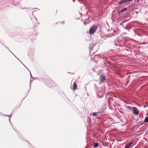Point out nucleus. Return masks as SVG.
Instances as JSON below:
<instances>
[{
    "label": "nucleus",
    "mask_w": 148,
    "mask_h": 148,
    "mask_svg": "<svg viewBox=\"0 0 148 148\" xmlns=\"http://www.w3.org/2000/svg\"><path fill=\"white\" fill-rule=\"evenodd\" d=\"M128 110L131 111H132L133 113L135 115H136L138 114L139 113V111L138 110L137 108L135 107H130L129 106H127L126 107Z\"/></svg>",
    "instance_id": "1"
},
{
    "label": "nucleus",
    "mask_w": 148,
    "mask_h": 148,
    "mask_svg": "<svg viewBox=\"0 0 148 148\" xmlns=\"http://www.w3.org/2000/svg\"><path fill=\"white\" fill-rule=\"evenodd\" d=\"M124 41L121 37H119L118 39L117 42H115V45L116 46H123Z\"/></svg>",
    "instance_id": "2"
},
{
    "label": "nucleus",
    "mask_w": 148,
    "mask_h": 148,
    "mask_svg": "<svg viewBox=\"0 0 148 148\" xmlns=\"http://www.w3.org/2000/svg\"><path fill=\"white\" fill-rule=\"evenodd\" d=\"M43 82L49 87H51V85L52 87L53 86V82L50 79H46L43 80Z\"/></svg>",
    "instance_id": "3"
},
{
    "label": "nucleus",
    "mask_w": 148,
    "mask_h": 148,
    "mask_svg": "<svg viewBox=\"0 0 148 148\" xmlns=\"http://www.w3.org/2000/svg\"><path fill=\"white\" fill-rule=\"evenodd\" d=\"M98 28V26L97 25H92L90 28L89 30V34H90L94 33Z\"/></svg>",
    "instance_id": "4"
},
{
    "label": "nucleus",
    "mask_w": 148,
    "mask_h": 148,
    "mask_svg": "<svg viewBox=\"0 0 148 148\" xmlns=\"http://www.w3.org/2000/svg\"><path fill=\"white\" fill-rule=\"evenodd\" d=\"M99 79L100 81L99 84H101L103 83L106 79V77L104 74H101L100 75Z\"/></svg>",
    "instance_id": "5"
},
{
    "label": "nucleus",
    "mask_w": 148,
    "mask_h": 148,
    "mask_svg": "<svg viewBox=\"0 0 148 148\" xmlns=\"http://www.w3.org/2000/svg\"><path fill=\"white\" fill-rule=\"evenodd\" d=\"M13 5L14 6H19L20 8L22 9H25L26 8L25 7L23 8L22 6L20 5V3L19 2H16L14 1L13 2Z\"/></svg>",
    "instance_id": "6"
},
{
    "label": "nucleus",
    "mask_w": 148,
    "mask_h": 148,
    "mask_svg": "<svg viewBox=\"0 0 148 148\" xmlns=\"http://www.w3.org/2000/svg\"><path fill=\"white\" fill-rule=\"evenodd\" d=\"M133 0H122L118 2V4L119 5H121L122 4L125 3L126 2H129L130 1H132Z\"/></svg>",
    "instance_id": "7"
},
{
    "label": "nucleus",
    "mask_w": 148,
    "mask_h": 148,
    "mask_svg": "<svg viewBox=\"0 0 148 148\" xmlns=\"http://www.w3.org/2000/svg\"><path fill=\"white\" fill-rule=\"evenodd\" d=\"M97 44V43H95V44L91 46V47H90V53L91 52L92 50H93V48Z\"/></svg>",
    "instance_id": "8"
},
{
    "label": "nucleus",
    "mask_w": 148,
    "mask_h": 148,
    "mask_svg": "<svg viewBox=\"0 0 148 148\" xmlns=\"http://www.w3.org/2000/svg\"><path fill=\"white\" fill-rule=\"evenodd\" d=\"M73 90L76 89L77 88V85L75 83H74L73 85Z\"/></svg>",
    "instance_id": "9"
},
{
    "label": "nucleus",
    "mask_w": 148,
    "mask_h": 148,
    "mask_svg": "<svg viewBox=\"0 0 148 148\" xmlns=\"http://www.w3.org/2000/svg\"><path fill=\"white\" fill-rule=\"evenodd\" d=\"M0 43L2 45H3V46H4V47L7 49H8L9 51H10V49H9V48L7 46L5 45L3 43H2L1 42V41L0 40Z\"/></svg>",
    "instance_id": "10"
},
{
    "label": "nucleus",
    "mask_w": 148,
    "mask_h": 148,
    "mask_svg": "<svg viewBox=\"0 0 148 148\" xmlns=\"http://www.w3.org/2000/svg\"><path fill=\"white\" fill-rule=\"evenodd\" d=\"M132 143V142H131L127 144L126 145L130 148Z\"/></svg>",
    "instance_id": "11"
},
{
    "label": "nucleus",
    "mask_w": 148,
    "mask_h": 148,
    "mask_svg": "<svg viewBox=\"0 0 148 148\" xmlns=\"http://www.w3.org/2000/svg\"><path fill=\"white\" fill-rule=\"evenodd\" d=\"M99 144L97 143H95L94 146V148H96L99 146Z\"/></svg>",
    "instance_id": "12"
},
{
    "label": "nucleus",
    "mask_w": 148,
    "mask_h": 148,
    "mask_svg": "<svg viewBox=\"0 0 148 148\" xmlns=\"http://www.w3.org/2000/svg\"><path fill=\"white\" fill-rule=\"evenodd\" d=\"M140 1L139 0H136V3L135 4L136 5H138L140 4V3H138Z\"/></svg>",
    "instance_id": "13"
},
{
    "label": "nucleus",
    "mask_w": 148,
    "mask_h": 148,
    "mask_svg": "<svg viewBox=\"0 0 148 148\" xmlns=\"http://www.w3.org/2000/svg\"><path fill=\"white\" fill-rule=\"evenodd\" d=\"M128 10V8H123V9L122 10H121L122 12L125 11L126 10Z\"/></svg>",
    "instance_id": "14"
},
{
    "label": "nucleus",
    "mask_w": 148,
    "mask_h": 148,
    "mask_svg": "<svg viewBox=\"0 0 148 148\" xmlns=\"http://www.w3.org/2000/svg\"><path fill=\"white\" fill-rule=\"evenodd\" d=\"M145 121L146 122L148 123V116L145 118Z\"/></svg>",
    "instance_id": "15"
},
{
    "label": "nucleus",
    "mask_w": 148,
    "mask_h": 148,
    "mask_svg": "<svg viewBox=\"0 0 148 148\" xmlns=\"http://www.w3.org/2000/svg\"><path fill=\"white\" fill-rule=\"evenodd\" d=\"M92 116H96L97 115V114L96 112H93L92 114Z\"/></svg>",
    "instance_id": "16"
},
{
    "label": "nucleus",
    "mask_w": 148,
    "mask_h": 148,
    "mask_svg": "<svg viewBox=\"0 0 148 148\" xmlns=\"http://www.w3.org/2000/svg\"><path fill=\"white\" fill-rule=\"evenodd\" d=\"M32 80L31 79H30V85H29V87H30V88H29V90L28 92H29V90L30 89H31V84L32 83Z\"/></svg>",
    "instance_id": "17"
},
{
    "label": "nucleus",
    "mask_w": 148,
    "mask_h": 148,
    "mask_svg": "<svg viewBox=\"0 0 148 148\" xmlns=\"http://www.w3.org/2000/svg\"><path fill=\"white\" fill-rule=\"evenodd\" d=\"M4 115L5 116H9V121L10 122V123H11V121H10V117L12 115H10V116L9 115Z\"/></svg>",
    "instance_id": "18"
},
{
    "label": "nucleus",
    "mask_w": 148,
    "mask_h": 148,
    "mask_svg": "<svg viewBox=\"0 0 148 148\" xmlns=\"http://www.w3.org/2000/svg\"><path fill=\"white\" fill-rule=\"evenodd\" d=\"M97 97L98 98H100L102 97V95H101V96H99L98 95H97Z\"/></svg>",
    "instance_id": "19"
},
{
    "label": "nucleus",
    "mask_w": 148,
    "mask_h": 148,
    "mask_svg": "<svg viewBox=\"0 0 148 148\" xmlns=\"http://www.w3.org/2000/svg\"><path fill=\"white\" fill-rule=\"evenodd\" d=\"M14 55L15 57V58H16L21 62L22 63V62L20 61V60L16 57L14 54Z\"/></svg>",
    "instance_id": "20"
},
{
    "label": "nucleus",
    "mask_w": 148,
    "mask_h": 148,
    "mask_svg": "<svg viewBox=\"0 0 148 148\" xmlns=\"http://www.w3.org/2000/svg\"><path fill=\"white\" fill-rule=\"evenodd\" d=\"M30 74L31 78H32L33 79V80H34V79H34V78H33L32 77V75H31V73H30Z\"/></svg>",
    "instance_id": "21"
},
{
    "label": "nucleus",
    "mask_w": 148,
    "mask_h": 148,
    "mask_svg": "<svg viewBox=\"0 0 148 148\" xmlns=\"http://www.w3.org/2000/svg\"><path fill=\"white\" fill-rule=\"evenodd\" d=\"M121 12H122L121 10H120V11H119V12H118V13L120 14Z\"/></svg>",
    "instance_id": "22"
},
{
    "label": "nucleus",
    "mask_w": 148,
    "mask_h": 148,
    "mask_svg": "<svg viewBox=\"0 0 148 148\" xmlns=\"http://www.w3.org/2000/svg\"><path fill=\"white\" fill-rule=\"evenodd\" d=\"M124 148H130L129 147H127V146L125 145Z\"/></svg>",
    "instance_id": "23"
},
{
    "label": "nucleus",
    "mask_w": 148,
    "mask_h": 148,
    "mask_svg": "<svg viewBox=\"0 0 148 148\" xmlns=\"http://www.w3.org/2000/svg\"><path fill=\"white\" fill-rule=\"evenodd\" d=\"M65 21H63L61 23L62 24H64L65 23Z\"/></svg>",
    "instance_id": "24"
},
{
    "label": "nucleus",
    "mask_w": 148,
    "mask_h": 148,
    "mask_svg": "<svg viewBox=\"0 0 148 148\" xmlns=\"http://www.w3.org/2000/svg\"><path fill=\"white\" fill-rule=\"evenodd\" d=\"M129 82V79H127V81L126 83L127 84H128Z\"/></svg>",
    "instance_id": "25"
},
{
    "label": "nucleus",
    "mask_w": 148,
    "mask_h": 148,
    "mask_svg": "<svg viewBox=\"0 0 148 148\" xmlns=\"http://www.w3.org/2000/svg\"><path fill=\"white\" fill-rule=\"evenodd\" d=\"M22 64H23V65H24V66H25V67H26V68L28 69V70H29V71L30 72V71H29V69H28L25 66V65L23 64V63H22Z\"/></svg>",
    "instance_id": "26"
},
{
    "label": "nucleus",
    "mask_w": 148,
    "mask_h": 148,
    "mask_svg": "<svg viewBox=\"0 0 148 148\" xmlns=\"http://www.w3.org/2000/svg\"><path fill=\"white\" fill-rule=\"evenodd\" d=\"M22 64H23V65H24V66H25V67H26V68L28 69V70H29V71L30 72V71H29V69H28L25 66V65L23 64V63H22Z\"/></svg>",
    "instance_id": "27"
},
{
    "label": "nucleus",
    "mask_w": 148,
    "mask_h": 148,
    "mask_svg": "<svg viewBox=\"0 0 148 148\" xmlns=\"http://www.w3.org/2000/svg\"><path fill=\"white\" fill-rule=\"evenodd\" d=\"M22 64H23V65H24V66H25V67H26V68L28 69V70H29V71L30 72V71H29V69H28L25 66V65L23 64V63H22Z\"/></svg>",
    "instance_id": "28"
},
{
    "label": "nucleus",
    "mask_w": 148,
    "mask_h": 148,
    "mask_svg": "<svg viewBox=\"0 0 148 148\" xmlns=\"http://www.w3.org/2000/svg\"><path fill=\"white\" fill-rule=\"evenodd\" d=\"M22 64H23V65H24V66H25V67H26V68L28 69V70H29V71L30 72V71H29V69H28L25 66V65L23 64V63H22Z\"/></svg>",
    "instance_id": "29"
},
{
    "label": "nucleus",
    "mask_w": 148,
    "mask_h": 148,
    "mask_svg": "<svg viewBox=\"0 0 148 148\" xmlns=\"http://www.w3.org/2000/svg\"><path fill=\"white\" fill-rule=\"evenodd\" d=\"M95 87L96 89H97L98 88L97 87L96 85H95Z\"/></svg>",
    "instance_id": "30"
},
{
    "label": "nucleus",
    "mask_w": 148,
    "mask_h": 148,
    "mask_svg": "<svg viewBox=\"0 0 148 148\" xmlns=\"http://www.w3.org/2000/svg\"><path fill=\"white\" fill-rule=\"evenodd\" d=\"M84 24L85 25H87V23L85 22H84Z\"/></svg>",
    "instance_id": "31"
},
{
    "label": "nucleus",
    "mask_w": 148,
    "mask_h": 148,
    "mask_svg": "<svg viewBox=\"0 0 148 148\" xmlns=\"http://www.w3.org/2000/svg\"><path fill=\"white\" fill-rule=\"evenodd\" d=\"M12 53L13 55L14 54L10 50V51H9Z\"/></svg>",
    "instance_id": "32"
},
{
    "label": "nucleus",
    "mask_w": 148,
    "mask_h": 148,
    "mask_svg": "<svg viewBox=\"0 0 148 148\" xmlns=\"http://www.w3.org/2000/svg\"><path fill=\"white\" fill-rule=\"evenodd\" d=\"M136 0H134V3H136Z\"/></svg>",
    "instance_id": "33"
},
{
    "label": "nucleus",
    "mask_w": 148,
    "mask_h": 148,
    "mask_svg": "<svg viewBox=\"0 0 148 148\" xmlns=\"http://www.w3.org/2000/svg\"><path fill=\"white\" fill-rule=\"evenodd\" d=\"M143 123H141L140 124V125L141 126L142 125H143Z\"/></svg>",
    "instance_id": "34"
},
{
    "label": "nucleus",
    "mask_w": 148,
    "mask_h": 148,
    "mask_svg": "<svg viewBox=\"0 0 148 148\" xmlns=\"http://www.w3.org/2000/svg\"><path fill=\"white\" fill-rule=\"evenodd\" d=\"M130 78V76H129L128 77V79H129Z\"/></svg>",
    "instance_id": "35"
},
{
    "label": "nucleus",
    "mask_w": 148,
    "mask_h": 148,
    "mask_svg": "<svg viewBox=\"0 0 148 148\" xmlns=\"http://www.w3.org/2000/svg\"><path fill=\"white\" fill-rule=\"evenodd\" d=\"M147 132H146L145 133V135H147Z\"/></svg>",
    "instance_id": "36"
},
{
    "label": "nucleus",
    "mask_w": 148,
    "mask_h": 148,
    "mask_svg": "<svg viewBox=\"0 0 148 148\" xmlns=\"http://www.w3.org/2000/svg\"><path fill=\"white\" fill-rule=\"evenodd\" d=\"M17 0L18 1H21V0Z\"/></svg>",
    "instance_id": "37"
},
{
    "label": "nucleus",
    "mask_w": 148,
    "mask_h": 148,
    "mask_svg": "<svg viewBox=\"0 0 148 148\" xmlns=\"http://www.w3.org/2000/svg\"><path fill=\"white\" fill-rule=\"evenodd\" d=\"M144 107L145 108V107H146L147 106H145V105H144Z\"/></svg>",
    "instance_id": "38"
},
{
    "label": "nucleus",
    "mask_w": 148,
    "mask_h": 148,
    "mask_svg": "<svg viewBox=\"0 0 148 148\" xmlns=\"http://www.w3.org/2000/svg\"><path fill=\"white\" fill-rule=\"evenodd\" d=\"M73 0V2H74V0Z\"/></svg>",
    "instance_id": "39"
},
{
    "label": "nucleus",
    "mask_w": 148,
    "mask_h": 148,
    "mask_svg": "<svg viewBox=\"0 0 148 148\" xmlns=\"http://www.w3.org/2000/svg\"><path fill=\"white\" fill-rule=\"evenodd\" d=\"M126 50L127 51H129L128 50H127V49Z\"/></svg>",
    "instance_id": "40"
},
{
    "label": "nucleus",
    "mask_w": 148,
    "mask_h": 148,
    "mask_svg": "<svg viewBox=\"0 0 148 148\" xmlns=\"http://www.w3.org/2000/svg\"><path fill=\"white\" fill-rule=\"evenodd\" d=\"M124 76H121V77H123Z\"/></svg>",
    "instance_id": "41"
},
{
    "label": "nucleus",
    "mask_w": 148,
    "mask_h": 148,
    "mask_svg": "<svg viewBox=\"0 0 148 148\" xmlns=\"http://www.w3.org/2000/svg\"><path fill=\"white\" fill-rule=\"evenodd\" d=\"M124 76H121V77H123Z\"/></svg>",
    "instance_id": "42"
},
{
    "label": "nucleus",
    "mask_w": 148,
    "mask_h": 148,
    "mask_svg": "<svg viewBox=\"0 0 148 148\" xmlns=\"http://www.w3.org/2000/svg\"><path fill=\"white\" fill-rule=\"evenodd\" d=\"M85 148H87V147H86Z\"/></svg>",
    "instance_id": "43"
}]
</instances>
